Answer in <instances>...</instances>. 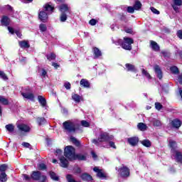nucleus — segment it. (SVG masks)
Listing matches in <instances>:
<instances>
[{
    "label": "nucleus",
    "instance_id": "69168bd1",
    "mask_svg": "<svg viewBox=\"0 0 182 182\" xmlns=\"http://www.w3.org/2000/svg\"><path fill=\"white\" fill-rule=\"evenodd\" d=\"M161 53H162V55H163V56H164V58H168V57L170 56V54H168V53L167 52H166V51H162Z\"/></svg>",
    "mask_w": 182,
    "mask_h": 182
},
{
    "label": "nucleus",
    "instance_id": "a878e982",
    "mask_svg": "<svg viewBox=\"0 0 182 182\" xmlns=\"http://www.w3.org/2000/svg\"><path fill=\"white\" fill-rule=\"evenodd\" d=\"M140 143L144 147H147V148L151 147V141H150V140L149 139H144L142 141H140Z\"/></svg>",
    "mask_w": 182,
    "mask_h": 182
},
{
    "label": "nucleus",
    "instance_id": "a18cd8bd",
    "mask_svg": "<svg viewBox=\"0 0 182 182\" xmlns=\"http://www.w3.org/2000/svg\"><path fill=\"white\" fill-rule=\"evenodd\" d=\"M81 125L83 127H89L90 126V123H89L86 120H82L81 121Z\"/></svg>",
    "mask_w": 182,
    "mask_h": 182
},
{
    "label": "nucleus",
    "instance_id": "ddd939ff",
    "mask_svg": "<svg viewBox=\"0 0 182 182\" xmlns=\"http://www.w3.org/2000/svg\"><path fill=\"white\" fill-rule=\"evenodd\" d=\"M80 178L82 181H93V177L87 173H83L80 175Z\"/></svg>",
    "mask_w": 182,
    "mask_h": 182
},
{
    "label": "nucleus",
    "instance_id": "49530a36",
    "mask_svg": "<svg viewBox=\"0 0 182 182\" xmlns=\"http://www.w3.org/2000/svg\"><path fill=\"white\" fill-rule=\"evenodd\" d=\"M23 177L26 181H31L32 180V175L31 174V176L28 174H23Z\"/></svg>",
    "mask_w": 182,
    "mask_h": 182
},
{
    "label": "nucleus",
    "instance_id": "680f3d73",
    "mask_svg": "<svg viewBox=\"0 0 182 182\" xmlns=\"http://www.w3.org/2000/svg\"><path fill=\"white\" fill-rule=\"evenodd\" d=\"M22 146H23L24 147H26V149L29 148V146H31V144L28 143V142H23L22 143Z\"/></svg>",
    "mask_w": 182,
    "mask_h": 182
},
{
    "label": "nucleus",
    "instance_id": "052dcab7",
    "mask_svg": "<svg viewBox=\"0 0 182 182\" xmlns=\"http://www.w3.org/2000/svg\"><path fill=\"white\" fill-rule=\"evenodd\" d=\"M177 36H178V38H179V39H182V31L181 30L178 31Z\"/></svg>",
    "mask_w": 182,
    "mask_h": 182
},
{
    "label": "nucleus",
    "instance_id": "20e7f679",
    "mask_svg": "<svg viewBox=\"0 0 182 182\" xmlns=\"http://www.w3.org/2000/svg\"><path fill=\"white\" fill-rule=\"evenodd\" d=\"M76 155V149L72 146H67L64 149V156L68 159L70 161H73Z\"/></svg>",
    "mask_w": 182,
    "mask_h": 182
},
{
    "label": "nucleus",
    "instance_id": "9b49d317",
    "mask_svg": "<svg viewBox=\"0 0 182 182\" xmlns=\"http://www.w3.org/2000/svg\"><path fill=\"white\" fill-rule=\"evenodd\" d=\"M182 122L178 119H173L171 122V126L173 127V129H180L181 127Z\"/></svg>",
    "mask_w": 182,
    "mask_h": 182
},
{
    "label": "nucleus",
    "instance_id": "1a4fd4ad",
    "mask_svg": "<svg viewBox=\"0 0 182 182\" xmlns=\"http://www.w3.org/2000/svg\"><path fill=\"white\" fill-rule=\"evenodd\" d=\"M59 10L61 14H72V10L68 4H61L59 6Z\"/></svg>",
    "mask_w": 182,
    "mask_h": 182
},
{
    "label": "nucleus",
    "instance_id": "37998d69",
    "mask_svg": "<svg viewBox=\"0 0 182 182\" xmlns=\"http://www.w3.org/2000/svg\"><path fill=\"white\" fill-rule=\"evenodd\" d=\"M39 28L41 32H46L48 27H46V24L41 23L40 24Z\"/></svg>",
    "mask_w": 182,
    "mask_h": 182
},
{
    "label": "nucleus",
    "instance_id": "423d86ee",
    "mask_svg": "<svg viewBox=\"0 0 182 182\" xmlns=\"http://www.w3.org/2000/svg\"><path fill=\"white\" fill-rule=\"evenodd\" d=\"M120 177L126 178L130 176V169L127 166H122L119 168Z\"/></svg>",
    "mask_w": 182,
    "mask_h": 182
},
{
    "label": "nucleus",
    "instance_id": "5701e85b",
    "mask_svg": "<svg viewBox=\"0 0 182 182\" xmlns=\"http://www.w3.org/2000/svg\"><path fill=\"white\" fill-rule=\"evenodd\" d=\"M18 45L22 49H28V48H30L29 43L26 41H22L18 42Z\"/></svg>",
    "mask_w": 182,
    "mask_h": 182
},
{
    "label": "nucleus",
    "instance_id": "58836bf2",
    "mask_svg": "<svg viewBox=\"0 0 182 182\" xmlns=\"http://www.w3.org/2000/svg\"><path fill=\"white\" fill-rule=\"evenodd\" d=\"M151 46L154 50H159L160 49V47H159L157 43L154 41H151Z\"/></svg>",
    "mask_w": 182,
    "mask_h": 182
},
{
    "label": "nucleus",
    "instance_id": "f3484780",
    "mask_svg": "<svg viewBox=\"0 0 182 182\" xmlns=\"http://www.w3.org/2000/svg\"><path fill=\"white\" fill-rule=\"evenodd\" d=\"M21 95L25 99H28V100H31L32 102H33L35 99V95H33V94L31 92H21Z\"/></svg>",
    "mask_w": 182,
    "mask_h": 182
},
{
    "label": "nucleus",
    "instance_id": "aec40b11",
    "mask_svg": "<svg viewBox=\"0 0 182 182\" xmlns=\"http://www.w3.org/2000/svg\"><path fill=\"white\" fill-rule=\"evenodd\" d=\"M38 103H40V105L42 106V107H46V99L45 98V97H43L42 95H38Z\"/></svg>",
    "mask_w": 182,
    "mask_h": 182
},
{
    "label": "nucleus",
    "instance_id": "09e8293b",
    "mask_svg": "<svg viewBox=\"0 0 182 182\" xmlns=\"http://www.w3.org/2000/svg\"><path fill=\"white\" fill-rule=\"evenodd\" d=\"M0 77H1L3 80H8V77L3 71H0Z\"/></svg>",
    "mask_w": 182,
    "mask_h": 182
},
{
    "label": "nucleus",
    "instance_id": "a211bd4d",
    "mask_svg": "<svg viewBox=\"0 0 182 182\" xmlns=\"http://www.w3.org/2000/svg\"><path fill=\"white\" fill-rule=\"evenodd\" d=\"M73 160H78V161H86V155L82 154H75Z\"/></svg>",
    "mask_w": 182,
    "mask_h": 182
},
{
    "label": "nucleus",
    "instance_id": "bf43d9fd",
    "mask_svg": "<svg viewBox=\"0 0 182 182\" xmlns=\"http://www.w3.org/2000/svg\"><path fill=\"white\" fill-rule=\"evenodd\" d=\"M64 87L69 90L70 89V82H65Z\"/></svg>",
    "mask_w": 182,
    "mask_h": 182
},
{
    "label": "nucleus",
    "instance_id": "7ed1b4c3",
    "mask_svg": "<svg viewBox=\"0 0 182 182\" xmlns=\"http://www.w3.org/2000/svg\"><path fill=\"white\" fill-rule=\"evenodd\" d=\"M117 46H120L125 50H132V44L133 43V39L127 37L124 38V41L122 39H118L117 41H114Z\"/></svg>",
    "mask_w": 182,
    "mask_h": 182
},
{
    "label": "nucleus",
    "instance_id": "f704fd0d",
    "mask_svg": "<svg viewBox=\"0 0 182 182\" xmlns=\"http://www.w3.org/2000/svg\"><path fill=\"white\" fill-rule=\"evenodd\" d=\"M68 13H61L60 16V22H66L68 19Z\"/></svg>",
    "mask_w": 182,
    "mask_h": 182
},
{
    "label": "nucleus",
    "instance_id": "f257e3e1",
    "mask_svg": "<svg viewBox=\"0 0 182 182\" xmlns=\"http://www.w3.org/2000/svg\"><path fill=\"white\" fill-rule=\"evenodd\" d=\"M53 9H55V6H53L51 3L46 4L43 6V9L42 10H39L38 11V18L41 22H48V15H50L52 12H53Z\"/></svg>",
    "mask_w": 182,
    "mask_h": 182
},
{
    "label": "nucleus",
    "instance_id": "13d9d810",
    "mask_svg": "<svg viewBox=\"0 0 182 182\" xmlns=\"http://www.w3.org/2000/svg\"><path fill=\"white\" fill-rule=\"evenodd\" d=\"M109 147H112V149H117L114 141H110L109 142Z\"/></svg>",
    "mask_w": 182,
    "mask_h": 182
},
{
    "label": "nucleus",
    "instance_id": "4c0bfd02",
    "mask_svg": "<svg viewBox=\"0 0 182 182\" xmlns=\"http://www.w3.org/2000/svg\"><path fill=\"white\" fill-rule=\"evenodd\" d=\"M95 58H99L102 55V51L97 48H94Z\"/></svg>",
    "mask_w": 182,
    "mask_h": 182
},
{
    "label": "nucleus",
    "instance_id": "603ef678",
    "mask_svg": "<svg viewBox=\"0 0 182 182\" xmlns=\"http://www.w3.org/2000/svg\"><path fill=\"white\" fill-rule=\"evenodd\" d=\"M90 25H91V26H95V25H96V23H97V20L95 19V18H92L90 21H89Z\"/></svg>",
    "mask_w": 182,
    "mask_h": 182
},
{
    "label": "nucleus",
    "instance_id": "3c124183",
    "mask_svg": "<svg viewBox=\"0 0 182 182\" xmlns=\"http://www.w3.org/2000/svg\"><path fill=\"white\" fill-rule=\"evenodd\" d=\"M46 168H48V167L46 166V164H39L38 170H46Z\"/></svg>",
    "mask_w": 182,
    "mask_h": 182
},
{
    "label": "nucleus",
    "instance_id": "4be33fe9",
    "mask_svg": "<svg viewBox=\"0 0 182 182\" xmlns=\"http://www.w3.org/2000/svg\"><path fill=\"white\" fill-rule=\"evenodd\" d=\"M173 153L176 154L175 157L176 159L177 163H181V164H182V153L179 151H176Z\"/></svg>",
    "mask_w": 182,
    "mask_h": 182
},
{
    "label": "nucleus",
    "instance_id": "b1692460",
    "mask_svg": "<svg viewBox=\"0 0 182 182\" xmlns=\"http://www.w3.org/2000/svg\"><path fill=\"white\" fill-rule=\"evenodd\" d=\"M137 129L138 130H140L141 132H146L147 130L148 127L146 124L143 122L138 123L137 124Z\"/></svg>",
    "mask_w": 182,
    "mask_h": 182
},
{
    "label": "nucleus",
    "instance_id": "c03bdc74",
    "mask_svg": "<svg viewBox=\"0 0 182 182\" xmlns=\"http://www.w3.org/2000/svg\"><path fill=\"white\" fill-rule=\"evenodd\" d=\"M171 72H172V73H174L175 75H177V73H178V68L176 66H172L170 68Z\"/></svg>",
    "mask_w": 182,
    "mask_h": 182
},
{
    "label": "nucleus",
    "instance_id": "cd10ccee",
    "mask_svg": "<svg viewBox=\"0 0 182 182\" xmlns=\"http://www.w3.org/2000/svg\"><path fill=\"white\" fill-rule=\"evenodd\" d=\"M72 99L75 102V103H80L82 100V97L77 94H72Z\"/></svg>",
    "mask_w": 182,
    "mask_h": 182
},
{
    "label": "nucleus",
    "instance_id": "4d7b16f0",
    "mask_svg": "<svg viewBox=\"0 0 182 182\" xmlns=\"http://www.w3.org/2000/svg\"><path fill=\"white\" fill-rule=\"evenodd\" d=\"M174 4L177 6H181L182 1L181 0H173Z\"/></svg>",
    "mask_w": 182,
    "mask_h": 182
},
{
    "label": "nucleus",
    "instance_id": "2f4dec72",
    "mask_svg": "<svg viewBox=\"0 0 182 182\" xmlns=\"http://www.w3.org/2000/svg\"><path fill=\"white\" fill-rule=\"evenodd\" d=\"M70 141H71V143H73V144H75V146H76L77 147L80 146V141H79V140H77V139L75 137H70Z\"/></svg>",
    "mask_w": 182,
    "mask_h": 182
},
{
    "label": "nucleus",
    "instance_id": "c9c22d12",
    "mask_svg": "<svg viewBox=\"0 0 182 182\" xmlns=\"http://www.w3.org/2000/svg\"><path fill=\"white\" fill-rule=\"evenodd\" d=\"M134 9L135 11H139V10L141 9V2L139 1H136L135 4L134 5Z\"/></svg>",
    "mask_w": 182,
    "mask_h": 182
},
{
    "label": "nucleus",
    "instance_id": "c85d7f7f",
    "mask_svg": "<svg viewBox=\"0 0 182 182\" xmlns=\"http://www.w3.org/2000/svg\"><path fill=\"white\" fill-rule=\"evenodd\" d=\"M106 140H107V138L106 137H100L97 139H93L92 143H94V144H96L97 146H99V143L106 141Z\"/></svg>",
    "mask_w": 182,
    "mask_h": 182
},
{
    "label": "nucleus",
    "instance_id": "f03ea898",
    "mask_svg": "<svg viewBox=\"0 0 182 182\" xmlns=\"http://www.w3.org/2000/svg\"><path fill=\"white\" fill-rule=\"evenodd\" d=\"M63 129L65 133L75 134L79 132V125L72 121H66L63 123Z\"/></svg>",
    "mask_w": 182,
    "mask_h": 182
},
{
    "label": "nucleus",
    "instance_id": "79ce46f5",
    "mask_svg": "<svg viewBox=\"0 0 182 182\" xmlns=\"http://www.w3.org/2000/svg\"><path fill=\"white\" fill-rule=\"evenodd\" d=\"M37 122H38V124L41 126V125L45 124L46 123V119H45V118H43V117L38 118Z\"/></svg>",
    "mask_w": 182,
    "mask_h": 182
},
{
    "label": "nucleus",
    "instance_id": "72a5a7b5",
    "mask_svg": "<svg viewBox=\"0 0 182 182\" xmlns=\"http://www.w3.org/2000/svg\"><path fill=\"white\" fill-rule=\"evenodd\" d=\"M65 178H66L68 182H81V181H75L73 178V175H72V174H67L66 176H65Z\"/></svg>",
    "mask_w": 182,
    "mask_h": 182
},
{
    "label": "nucleus",
    "instance_id": "de8ad7c7",
    "mask_svg": "<svg viewBox=\"0 0 182 182\" xmlns=\"http://www.w3.org/2000/svg\"><path fill=\"white\" fill-rule=\"evenodd\" d=\"M134 7L133 6L127 7V12H128V14H134Z\"/></svg>",
    "mask_w": 182,
    "mask_h": 182
},
{
    "label": "nucleus",
    "instance_id": "338daca9",
    "mask_svg": "<svg viewBox=\"0 0 182 182\" xmlns=\"http://www.w3.org/2000/svg\"><path fill=\"white\" fill-rule=\"evenodd\" d=\"M55 153H56V154H58L59 156H62L63 151H62V149H57L55 151Z\"/></svg>",
    "mask_w": 182,
    "mask_h": 182
},
{
    "label": "nucleus",
    "instance_id": "39448f33",
    "mask_svg": "<svg viewBox=\"0 0 182 182\" xmlns=\"http://www.w3.org/2000/svg\"><path fill=\"white\" fill-rule=\"evenodd\" d=\"M31 178L33 181L46 182L48 177L39 171H34L31 173Z\"/></svg>",
    "mask_w": 182,
    "mask_h": 182
},
{
    "label": "nucleus",
    "instance_id": "412c9836",
    "mask_svg": "<svg viewBox=\"0 0 182 182\" xmlns=\"http://www.w3.org/2000/svg\"><path fill=\"white\" fill-rule=\"evenodd\" d=\"M149 122L154 124V127H161V122L159 119L150 118Z\"/></svg>",
    "mask_w": 182,
    "mask_h": 182
},
{
    "label": "nucleus",
    "instance_id": "e2e57ef3",
    "mask_svg": "<svg viewBox=\"0 0 182 182\" xmlns=\"http://www.w3.org/2000/svg\"><path fill=\"white\" fill-rule=\"evenodd\" d=\"M46 141H47L48 146H50V144H52V139H50V138H46Z\"/></svg>",
    "mask_w": 182,
    "mask_h": 182
},
{
    "label": "nucleus",
    "instance_id": "2eb2a0df",
    "mask_svg": "<svg viewBox=\"0 0 182 182\" xmlns=\"http://www.w3.org/2000/svg\"><path fill=\"white\" fill-rule=\"evenodd\" d=\"M154 70L157 76L160 80L163 79V72L161 71V68H160V66L155 65L154 67Z\"/></svg>",
    "mask_w": 182,
    "mask_h": 182
},
{
    "label": "nucleus",
    "instance_id": "393cba45",
    "mask_svg": "<svg viewBox=\"0 0 182 182\" xmlns=\"http://www.w3.org/2000/svg\"><path fill=\"white\" fill-rule=\"evenodd\" d=\"M5 129L9 133H14V132H15V125H14V124H6Z\"/></svg>",
    "mask_w": 182,
    "mask_h": 182
},
{
    "label": "nucleus",
    "instance_id": "6ab92c4d",
    "mask_svg": "<svg viewBox=\"0 0 182 182\" xmlns=\"http://www.w3.org/2000/svg\"><path fill=\"white\" fill-rule=\"evenodd\" d=\"M1 25L3 26H8V25H9V23L11 22V20L9 19V16H4L1 18Z\"/></svg>",
    "mask_w": 182,
    "mask_h": 182
},
{
    "label": "nucleus",
    "instance_id": "ea45409f",
    "mask_svg": "<svg viewBox=\"0 0 182 182\" xmlns=\"http://www.w3.org/2000/svg\"><path fill=\"white\" fill-rule=\"evenodd\" d=\"M47 59L48 60H55V59H56V55H55V53H51L50 54L47 55Z\"/></svg>",
    "mask_w": 182,
    "mask_h": 182
},
{
    "label": "nucleus",
    "instance_id": "0eeeda50",
    "mask_svg": "<svg viewBox=\"0 0 182 182\" xmlns=\"http://www.w3.org/2000/svg\"><path fill=\"white\" fill-rule=\"evenodd\" d=\"M17 129L21 133H29L31 132V127L25 124H18Z\"/></svg>",
    "mask_w": 182,
    "mask_h": 182
},
{
    "label": "nucleus",
    "instance_id": "4468645a",
    "mask_svg": "<svg viewBox=\"0 0 182 182\" xmlns=\"http://www.w3.org/2000/svg\"><path fill=\"white\" fill-rule=\"evenodd\" d=\"M60 166L63 167V168H68L69 166V161L65 156H62L60 157Z\"/></svg>",
    "mask_w": 182,
    "mask_h": 182
},
{
    "label": "nucleus",
    "instance_id": "0e129e2a",
    "mask_svg": "<svg viewBox=\"0 0 182 182\" xmlns=\"http://www.w3.org/2000/svg\"><path fill=\"white\" fill-rule=\"evenodd\" d=\"M161 53H162V55H163V56H164V58H168V57L170 56V54H168V53L167 52H166V51H162Z\"/></svg>",
    "mask_w": 182,
    "mask_h": 182
},
{
    "label": "nucleus",
    "instance_id": "473e14b6",
    "mask_svg": "<svg viewBox=\"0 0 182 182\" xmlns=\"http://www.w3.org/2000/svg\"><path fill=\"white\" fill-rule=\"evenodd\" d=\"M141 73L142 76L148 79V80H150V79H151V75H150V73H149V72H147V70H146L145 69H141Z\"/></svg>",
    "mask_w": 182,
    "mask_h": 182
},
{
    "label": "nucleus",
    "instance_id": "774afa93",
    "mask_svg": "<svg viewBox=\"0 0 182 182\" xmlns=\"http://www.w3.org/2000/svg\"><path fill=\"white\" fill-rule=\"evenodd\" d=\"M52 66H53V68H55V69H58V68H60V65H59L58 63H52Z\"/></svg>",
    "mask_w": 182,
    "mask_h": 182
},
{
    "label": "nucleus",
    "instance_id": "c756f323",
    "mask_svg": "<svg viewBox=\"0 0 182 182\" xmlns=\"http://www.w3.org/2000/svg\"><path fill=\"white\" fill-rule=\"evenodd\" d=\"M49 176L51 180H53L54 181H59V176H56V173L53 171L49 172Z\"/></svg>",
    "mask_w": 182,
    "mask_h": 182
},
{
    "label": "nucleus",
    "instance_id": "a19ab883",
    "mask_svg": "<svg viewBox=\"0 0 182 182\" xmlns=\"http://www.w3.org/2000/svg\"><path fill=\"white\" fill-rule=\"evenodd\" d=\"M6 170H8V165L4 164L0 166V171L1 173H5V171H6Z\"/></svg>",
    "mask_w": 182,
    "mask_h": 182
},
{
    "label": "nucleus",
    "instance_id": "6e6552de",
    "mask_svg": "<svg viewBox=\"0 0 182 182\" xmlns=\"http://www.w3.org/2000/svg\"><path fill=\"white\" fill-rule=\"evenodd\" d=\"M93 171L97 173V177H98V178H105V180L107 179V176L106 173H103V169H100L97 166H95L93 168Z\"/></svg>",
    "mask_w": 182,
    "mask_h": 182
},
{
    "label": "nucleus",
    "instance_id": "bb28decb",
    "mask_svg": "<svg viewBox=\"0 0 182 182\" xmlns=\"http://www.w3.org/2000/svg\"><path fill=\"white\" fill-rule=\"evenodd\" d=\"M80 85L82 87H90V83L86 79H82L80 80Z\"/></svg>",
    "mask_w": 182,
    "mask_h": 182
},
{
    "label": "nucleus",
    "instance_id": "8fccbe9b",
    "mask_svg": "<svg viewBox=\"0 0 182 182\" xmlns=\"http://www.w3.org/2000/svg\"><path fill=\"white\" fill-rule=\"evenodd\" d=\"M155 108L156 110H161V109H163V105L160 102H156Z\"/></svg>",
    "mask_w": 182,
    "mask_h": 182
},
{
    "label": "nucleus",
    "instance_id": "7c9ffc66",
    "mask_svg": "<svg viewBox=\"0 0 182 182\" xmlns=\"http://www.w3.org/2000/svg\"><path fill=\"white\" fill-rule=\"evenodd\" d=\"M0 103L4 106H8L9 105V100L5 98V97L0 95Z\"/></svg>",
    "mask_w": 182,
    "mask_h": 182
},
{
    "label": "nucleus",
    "instance_id": "e433bc0d",
    "mask_svg": "<svg viewBox=\"0 0 182 182\" xmlns=\"http://www.w3.org/2000/svg\"><path fill=\"white\" fill-rule=\"evenodd\" d=\"M7 175L5 172H1L0 174V181L1 182H6L8 178H6Z\"/></svg>",
    "mask_w": 182,
    "mask_h": 182
},
{
    "label": "nucleus",
    "instance_id": "5fc2aeb1",
    "mask_svg": "<svg viewBox=\"0 0 182 182\" xmlns=\"http://www.w3.org/2000/svg\"><path fill=\"white\" fill-rule=\"evenodd\" d=\"M109 136H110L109 133L105 132L103 131L100 132V137H109Z\"/></svg>",
    "mask_w": 182,
    "mask_h": 182
},
{
    "label": "nucleus",
    "instance_id": "dca6fc26",
    "mask_svg": "<svg viewBox=\"0 0 182 182\" xmlns=\"http://www.w3.org/2000/svg\"><path fill=\"white\" fill-rule=\"evenodd\" d=\"M169 147L171 149V153H175L177 151V142L176 141L170 140L169 141Z\"/></svg>",
    "mask_w": 182,
    "mask_h": 182
},
{
    "label": "nucleus",
    "instance_id": "9d476101",
    "mask_svg": "<svg viewBox=\"0 0 182 182\" xmlns=\"http://www.w3.org/2000/svg\"><path fill=\"white\" fill-rule=\"evenodd\" d=\"M125 70L127 72H133V73H137V68L133 64L127 63L125 64Z\"/></svg>",
    "mask_w": 182,
    "mask_h": 182
},
{
    "label": "nucleus",
    "instance_id": "864d4df0",
    "mask_svg": "<svg viewBox=\"0 0 182 182\" xmlns=\"http://www.w3.org/2000/svg\"><path fill=\"white\" fill-rule=\"evenodd\" d=\"M5 9H7L9 12H14V7L11 6V5L4 6Z\"/></svg>",
    "mask_w": 182,
    "mask_h": 182
},
{
    "label": "nucleus",
    "instance_id": "f8f14e48",
    "mask_svg": "<svg viewBox=\"0 0 182 182\" xmlns=\"http://www.w3.org/2000/svg\"><path fill=\"white\" fill-rule=\"evenodd\" d=\"M127 141L132 147H136L139 144V137H130L128 138Z\"/></svg>",
    "mask_w": 182,
    "mask_h": 182
},
{
    "label": "nucleus",
    "instance_id": "6e6d98bb",
    "mask_svg": "<svg viewBox=\"0 0 182 182\" xmlns=\"http://www.w3.org/2000/svg\"><path fill=\"white\" fill-rule=\"evenodd\" d=\"M150 9L153 14H155L156 15L160 14V11H159V10L156 9L154 7H151Z\"/></svg>",
    "mask_w": 182,
    "mask_h": 182
}]
</instances>
